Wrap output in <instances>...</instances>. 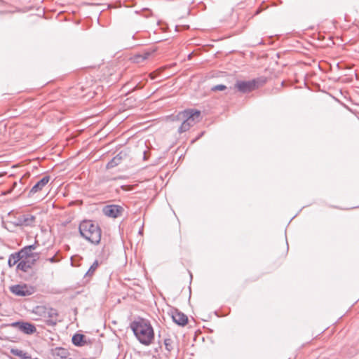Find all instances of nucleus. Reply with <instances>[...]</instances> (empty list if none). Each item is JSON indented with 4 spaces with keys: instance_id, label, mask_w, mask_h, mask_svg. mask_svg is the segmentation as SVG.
<instances>
[{
    "instance_id": "f257e3e1",
    "label": "nucleus",
    "mask_w": 359,
    "mask_h": 359,
    "mask_svg": "<svg viewBox=\"0 0 359 359\" xmlns=\"http://www.w3.org/2000/svg\"><path fill=\"white\" fill-rule=\"evenodd\" d=\"M130 327L141 344L149 346L152 343L154 338V332L149 323L141 319L133 322Z\"/></svg>"
},
{
    "instance_id": "f03ea898",
    "label": "nucleus",
    "mask_w": 359,
    "mask_h": 359,
    "mask_svg": "<svg viewBox=\"0 0 359 359\" xmlns=\"http://www.w3.org/2000/svg\"><path fill=\"white\" fill-rule=\"evenodd\" d=\"M81 235L94 244L100 243L101 239V229L97 224L91 220H84L79 225Z\"/></svg>"
},
{
    "instance_id": "7ed1b4c3",
    "label": "nucleus",
    "mask_w": 359,
    "mask_h": 359,
    "mask_svg": "<svg viewBox=\"0 0 359 359\" xmlns=\"http://www.w3.org/2000/svg\"><path fill=\"white\" fill-rule=\"evenodd\" d=\"M35 249L36 246L31 245L23 248L20 250L21 260L17 266L18 269L23 272H27L32 268L39 259V255L33 252Z\"/></svg>"
},
{
    "instance_id": "20e7f679",
    "label": "nucleus",
    "mask_w": 359,
    "mask_h": 359,
    "mask_svg": "<svg viewBox=\"0 0 359 359\" xmlns=\"http://www.w3.org/2000/svg\"><path fill=\"white\" fill-rule=\"evenodd\" d=\"M34 313L37 314L41 320L48 325L54 326L58 320V313L57 311L53 308L46 306H37Z\"/></svg>"
},
{
    "instance_id": "39448f33",
    "label": "nucleus",
    "mask_w": 359,
    "mask_h": 359,
    "mask_svg": "<svg viewBox=\"0 0 359 359\" xmlns=\"http://www.w3.org/2000/svg\"><path fill=\"white\" fill-rule=\"evenodd\" d=\"M201 113L199 111L190 109L181 113V132L188 130L191 126L196 124L200 119Z\"/></svg>"
},
{
    "instance_id": "423d86ee",
    "label": "nucleus",
    "mask_w": 359,
    "mask_h": 359,
    "mask_svg": "<svg viewBox=\"0 0 359 359\" xmlns=\"http://www.w3.org/2000/svg\"><path fill=\"white\" fill-rule=\"evenodd\" d=\"M9 290L16 296L26 297L33 294L36 291V287L32 285L22 283L11 285Z\"/></svg>"
},
{
    "instance_id": "0eeeda50",
    "label": "nucleus",
    "mask_w": 359,
    "mask_h": 359,
    "mask_svg": "<svg viewBox=\"0 0 359 359\" xmlns=\"http://www.w3.org/2000/svg\"><path fill=\"white\" fill-rule=\"evenodd\" d=\"M258 81L252 80V81H238L235 87L237 90L243 93H246L254 90L255 89L259 87Z\"/></svg>"
},
{
    "instance_id": "6e6552de",
    "label": "nucleus",
    "mask_w": 359,
    "mask_h": 359,
    "mask_svg": "<svg viewBox=\"0 0 359 359\" xmlns=\"http://www.w3.org/2000/svg\"><path fill=\"white\" fill-rule=\"evenodd\" d=\"M13 325L27 334H32L36 332V327L29 323L17 322L13 323Z\"/></svg>"
},
{
    "instance_id": "1a4fd4ad",
    "label": "nucleus",
    "mask_w": 359,
    "mask_h": 359,
    "mask_svg": "<svg viewBox=\"0 0 359 359\" xmlns=\"http://www.w3.org/2000/svg\"><path fill=\"white\" fill-rule=\"evenodd\" d=\"M123 211V208L119 205H109L103 208V212L105 215L111 217H117Z\"/></svg>"
},
{
    "instance_id": "9d476101",
    "label": "nucleus",
    "mask_w": 359,
    "mask_h": 359,
    "mask_svg": "<svg viewBox=\"0 0 359 359\" xmlns=\"http://www.w3.org/2000/svg\"><path fill=\"white\" fill-rule=\"evenodd\" d=\"M51 355L54 359H66L69 355V353L65 348L56 347L51 350Z\"/></svg>"
},
{
    "instance_id": "9b49d317",
    "label": "nucleus",
    "mask_w": 359,
    "mask_h": 359,
    "mask_svg": "<svg viewBox=\"0 0 359 359\" xmlns=\"http://www.w3.org/2000/svg\"><path fill=\"white\" fill-rule=\"evenodd\" d=\"M50 177L46 176L39 181L30 190L29 194H34L41 191L43 188L48 183Z\"/></svg>"
},
{
    "instance_id": "f8f14e48",
    "label": "nucleus",
    "mask_w": 359,
    "mask_h": 359,
    "mask_svg": "<svg viewBox=\"0 0 359 359\" xmlns=\"http://www.w3.org/2000/svg\"><path fill=\"white\" fill-rule=\"evenodd\" d=\"M72 340V343L76 346H83L90 344V341L86 340V336L81 334H75Z\"/></svg>"
},
{
    "instance_id": "ddd939ff",
    "label": "nucleus",
    "mask_w": 359,
    "mask_h": 359,
    "mask_svg": "<svg viewBox=\"0 0 359 359\" xmlns=\"http://www.w3.org/2000/svg\"><path fill=\"white\" fill-rule=\"evenodd\" d=\"M123 155L121 152L114 156L107 164L106 168L107 169L113 168L117 165H118L123 161Z\"/></svg>"
},
{
    "instance_id": "4468645a",
    "label": "nucleus",
    "mask_w": 359,
    "mask_h": 359,
    "mask_svg": "<svg viewBox=\"0 0 359 359\" xmlns=\"http://www.w3.org/2000/svg\"><path fill=\"white\" fill-rule=\"evenodd\" d=\"M21 255L20 251L10 255L8 259V265L10 267L15 266L17 263L20 262Z\"/></svg>"
},
{
    "instance_id": "2eb2a0df",
    "label": "nucleus",
    "mask_w": 359,
    "mask_h": 359,
    "mask_svg": "<svg viewBox=\"0 0 359 359\" xmlns=\"http://www.w3.org/2000/svg\"><path fill=\"white\" fill-rule=\"evenodd\" d=\"M12 353L21 359H32L31 356L27 352L20 349H13Z\"/></svg>"
},
{
    "instance_id": "dca6fc26",
    "label": "nucleus",
    "mask_w": 359,
    "mask_h": 359,
    "mask_svg": "<svg viewBox=\"0 0 359 359\" xmlns=\"http://www.w3.org/2000/svg\"><path fill=\"white\" fill-rule=\"evenodd\" d=\"M150 55V53H144L142 55H135L133 57H131V60L133 62L135 63H141L145 60H147L149 56Z\"/></svg>"
},
{
    "instance_id": "f3484780",
    "label": "nucleus",
    "mask_w": 359,
    "mask_h": 359,
    "mask_svg": "<svg viewBox=\"0 0 359 359\" xmlns=\"http://www.w3.org/2000/svg\"><path fill=\"white\" fill-rule=\"evenodd\" d=\"M177 337L167 338L165 339V346L168 351L173 349L174 346L177 345Z\"/></svg>"
},
{
    "instance_id": "a211bd4d",
    "label": "nucleus",
    "mask_w": 359,
    "mask_h": 359,
    "mask_svg": "<svg viewBox=\"0 0 359 359\" xmlns=\"http://www.w3.org/2000/svg\"><path fill=\"white\" fill-rule=\"evenodd\" d=\"M35 221V217L33 215H27L23 218L22 224L27 226H31Z\"/></svg>"
},
{
    "instance_id": "6ab92c4d",
    "label": "nucleus",
    "mask_w": 359,
    "mask_h": 359,
    "mask_svg": "<svg viewBox=\"0 0 359 359\" xmlns=\"http://www.w3.org/2000/svg\"><path fill=\"white\" fill-rule=\"evenodd\" d=\"M99 266V263L97 261H95L90 267L89 270L87 272V275L92 276L95 271L97 269Z\"/></svg>"
},
{
    "instance_id": "aec40b11",
    "label": "nucleus",
    "mask_w": 359,
    "mask_h": 359,
    "mask_svg": "<svg viewBox=\"0 0 359 359\" xmlns=\"http://www.w3.org/2000/svg\"><path fill=\"white\" fill-rule=\"evenodd\" d=\"M226 88V86L221 84V85L215 86L214 87H212V90L213 91L224 90Z\"/></svg>"
},
{
    "instance_id": "412c9836",
    "label": "nucleus",
    "mask_w": 359,
    "mask_h": 359,
    "mask_svg": "<svg viewBox=\"0 0 359 359\" xmlns=\"http://www.w3.org/2000/svg\"><path fill=\"white\" fill-rule=\"evenodd\" d=\"M188 323V318L185 315L181 313V326L187 325Z\"/></svg>"
},
{
    "instance_id": "4be33fe9",
    "label": "nucleus",
    "mask_w": 359,
    "mask_h": 359,
    "mask_svg": "<svg viewBox=\"0 0 359 359\" xmlns=\"http://www.w3.org/2000/svg\"><path fill=\"white\" fill-rule=\"evenodd\" d=\"M178 316H179V314H177V316L172 315L171 318L175 323H176L177 325H180V317L178 318H177Z\"/></svg>"
},
{
    "instance_id": "5701e85b",
    "label": "nucleus",
    "mask_w": 359,
    "mask_h": 359,
    "mask_svg": "<svg viewBox=\"0 0 359 359\" xmlns=\"http://www.w3.org/2000/svg\"><path fill=\"white\" fill-rule=\"evenodd\" d=\"M153 74H150V76H151V78L152 79H154V76Z\"/></svg>"
},
{
    "instance_id": "b1692460",
    "label": "nucleus",
    "mask_w": 359,
    "mask_h": 359,
    "mask_svg": "<svg viewBox=\"0 0 359 359\" xmlns=\"http://www.w3.org/2000/svg\"><path fill=\"white\" fill-rule=\"evenodd\" d=\"M50 261L51 262H54V258L53 257V258L50 259Z\"/></svg>"
},
{
    "instance_id": "393cba45",
    "label": "nucleus",
    "mask_w": 359,
    "mask_h": 359,
    "mask_svg": "<svg viewBox=\"0 0 359 359\" xmlns=\"http://www.w3.org/2000/svg\"><path fill=\"white\" fill-rule=\"evenodd\" d=\"M32 359H39V358H32Z\"/></svg>"
}]
</instances>
